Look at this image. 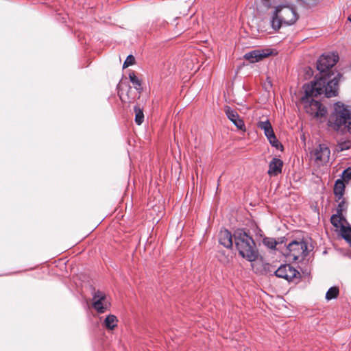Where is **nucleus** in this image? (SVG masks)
Listing matches in <instances>:
<instances>
[{"label":"nucleus","instance_id":"obj_22","mask_svg":"<svg viewBox=\"0 0 351 351\" xmlns=\"http://www.w3.org/2000/svg\"><path fill=\"white\" fill-rule=\"evenodd\" d=\"M341 234L342 237L348 241H351V228L341 225Z\"/></svg>","mask_w":351,"mask_h":351},{"label":"nucleus","instance_id":"obj_2","mask_svg":"<svg viewBox=\"0 0 351 351\" xmlns=\"http://www.w3.org/2000/svg\"><path fill=\"white\" fill-rule=\"evenodd\" d=\"M234 243L239 254L249 261H254L258 256L256 244L248 234L239 229L234 233Z\"/></svg>","mask_w":351,"mask_h":351},{"label":"nucleus","instance_id":"obj_8","mask_svg":"<svg viewBox=\"0 0 351 351\" xmlns=\"http://www.w3.org/2000/svg\"><path fill=\"white\" fill-rule=\"evenodd\" d=\"M275 275L289 282L299 279L301 276L300 273L289 264H285L278 267L275 271Z\"/></svg>","mask_w":351,"mask_h":351},{"label":"nucleus","instance_id":"obj_7","mask_svg":"<svg viewBox=\"0 0 351 351\" xmlns=\"http://www.w3.org/2000/svg\"><path fill=\"white\" fill-rule=\"evenodd\" d=\"M330 151L325 144H319L311 152V157L318 165H324L328 162Z\"/></svg>","mask_w":351,"mask_h":351},{"label":"nucleus","instance_id":"obj_25","mask_svg":"<svg viewBox=\"0 0 351 351\" xmlns=\"http://www.w3.org/2000/svg\"><path fill=\"white\" fill-rule=\"evenodd\" d=\"M339 202L337 208V213H338L339 215H343V212L346 208L345 199L342 197V199H341Z\"/></svg>","mask_w":351,"mask_h":351},{"label":"nucleus","instance_id":"obj_3","mask_svg":"<svg viewBox=\"0 0 351 351\" xmlns=\"http://www.w3.org/2000/svg\"><path fill=\"white\" fill-rule=\"evenodd\" d=\"M298 19V14L293 6L278 5L274 12L271 23L273 29L277 30L282 25H290L295 23Z\"/></svg>","mask_w":351,"mask_h":351},{"label":"nucleus","instance_id":"obj_29","mask_svg":"<svg viewBox=\"0 0 351 351\" xmlns=\"http://www.w3.org/2000/svg\"><path fill=\"white\" fill-rule=\"evenodd\" d=\"M342 177L345 180H351V168L348 167L343 171Z\"/></svg>","mask_w":351,"mask_h":351},{"label":"nucleus","instance_id":"obj_31","mask_svg":"<svg viewBox=\"0 0 351 351\" xmlns=\"http://www.w3.org/2000/svg\"><path fill=\"white\" fill-rule=\"evenodd\" d=\"M348 20L351 21V14L348 16Z\"/></svg>","mask_w":351,"mask_h":351},{"label":"nucleus","instance_id":"obj_21","mask_svg":"<svg viewBox=\"0 0 351 351\" xmlns=\"http://www.w3.org/2000/svg\"><path fill=\"white\" fill-rule=\"evenodd\" d=\"M135 122L137 125H141L144 121V114L143 110L139 106H134Z\"/></svg>","mask_w":351,"mask_h":351},{"label":"nucleus","instance_id":"obj_16","mask_svg":"<svg viewBox=\"0 0 351 351\" xmlns=\"http://www.w3.org/2000/svg\"><path fill=\"white\" fill-rule=\"evenodd\" d=\"M257 127L264 131L265 135L267 137L274 133L271 125L267 119L265 121H258Z\"/></svg>","mask_w":351,"mask_h":351},{"label":"nucleus","instance_id":"obj_9","mask_svg":"<svg viewBox=\"0 0 351 351\" xmlns=\"http://www.w3.org/2000/svg\"><path fill=\"white\" fill-rule=\"evenodd\" d=\"M93 301V307L99 313H104L108 308L110 305L106 300L105 293L100 291H95Z\"/></svg>","mask_w":351,"mask_h":351},{"label":"nucleus","instance_id":"obj_18","mask_svg":"<svg viewBox=\"0 0 351 351\" xmlns=\"http://www.w3.org/2000/svg\"><path fill=\"white\" fill-rule=\"evenodd\" d=\"M346 221V219L343 217V215H339L338 213L332 215L330 218L331 223L336 228H341L343 224V221Z\"/></svg>","mask_w":351,"mask_h":351},{"label":"nucleus","instance_id":"obj_24","mask_svg":"<svg viewBox=\"0 0 351 351\" xmlns=\"http://www.w3.org/2000/svg\"><path fill=\"white\" fill-rule=\"evenodd\" d=\"M263 243L269 249H274L278 243L274 239L269 237L263 239Z\"/></svg>","mask_w":351,"mask_h":351},{"label":"nucleus","instance_id":"obj_23","mask_svg":"<svg viewBox=\"0 0 351 351\" xmlns=\"http://www.w3.org/2000/svg\"><path fill=\"white\" fill-rule=\"evenodd\" d=\"M267 138L269 140L270 144L276 149L283 147L282 144L276 138V136L274 133L273 134H271V136H267Z\"/></svg>","mask_w":351,"mask_h":351},{"label":"nucleus","instance_id":"obj_14","mask_svg":"<svg viewBox=\"0 0 351 351\" xmlns=\"http://www.w3.org/2000/svg\"><path fill=\"white\" fill-rule=\"evenodd\" d=\"M283 162L277 158H274L269 165L268 174L270 176H275L282 172Z\"/></svg>","mask_w":351,"mask_h":351},{"label":"nucleus","instance_id":"obj_30","mask_svg":"<svg viewBox=\"0 0 351 351\" xmlns=\"http://www.w3.org/2000/svg\"><path fill=\"white\" fill-rule=\"evenodd\" d=\"M306 6H313L317 4V0H300Z\"/></svg>","mask_w":351,"mask_h":351},{"label":"nucleus","instance_id":"obj_1","mask_svg":"<svg viewBox=\"0 0 351 351\" xmlns=\"http://www.w3.org/2000/svg\"><path fill=\"white\" fill-rule=\"evenodd\" d=\"M341 77V73H337L331 81L328 82L327 85H326V79L321 77L315 82H311L310 84L304 86V96L302 97V102L306 113L315 118H321L326 115V107L311 97H317L322 93H324L328 98L337 96L339 82Z\"/></svg>","mask_w":351,"mask_h":351},{"label":"nucleus","instance_id":"obj_28","mask_svg":"<svg viewBox=\"0 0 351 351\" xmlns=\"http://www.w3.org/2000/svg\"><path fill=\"white\" fill-rule=\"evenodd\" d=\"M339 148L341 151L348 149L351 147L350 141H344L339 143Z\"/></svg>","mask_w":351,"mask_h":351},{"label":"nucleus","instance_id":"obj_6","mask_svg":"<svg viewBox=\"0 0 351 351\" xmlns=\"http://www.w3.org/2000/svg\"><path fill=\"white\" fill-rule=\"evenodd\" d=\"M339 56L335 53H328V54H323L319 57L317 62V69L320 72L321 76L318 78L324 77L326 79V84H328V82L331 81L332 79L330 80V75L328 73V71L336 64L338 62Z\"/></svg>","mask_w":351,"mask_h":351},{"label":"nucleus","instance_id":"obj_26","mask_svg":"<svg viewBox=\"0 0 351 351\" xmlns=\"http://www.w3.org/2000/svg\"><path fill=\"white\" fill-rule=\"evenodd\" d=\"M135 63V58L132 55H129L126 60H125L123 67V69L127 68L131 65L134 64Z\"/></svg>","mask_w":351,"mask_h":351},{"label":"nucleus","instance_id":"obj_5","mask_svg":"<svg viewBox=\"0 0 351 351\" xmlns=\"http://www.w3.org/2000/svg\"><path fill=\"white\" fill-rule=\"evenodd\" d=\"M283 254L289 261L303 260L308 254L307 244L304 241H293L286 247Z\"/></svg>","mask_w":351,"mask_h":351},{"label":"nucleus","instance_id":"obj_27","mask_svg":"<svg viewBox=\"0 0 351 351\" xmlns=\"http://www.w3.org/2000/svg\"><path fill=\"white\" fill-rule=\"evenodd\" d=\"M282 0H261L262 3L266 7L269 8L272 5L280 3Z\"/></svg>","mask_w":351,"mask_h":351},{"label":"nucleus","instance_id":"obj_20","mask_svg":"<svg viewBox=\"0 0 351 351\" xmlns=\"http://www.w3.org/2000/svg\"><path fill=\"white\" fill-rule=\"evenodd\" d=\"M339 293V289L337 287H330L326 293V298L328 300L337 298Z\"/></svg>","mask_w":351,"mask_h":351},{"label":"nucleus","instance_id":"obj_19","mask_svg":"<svg viewBox=\"0 0 351 351\" xmlns=\"http://www.w3.org/2000/svg\"><path fill=\"white\" fill-rule=\"evenodd\" d=\"M129 77L130 80V82L132 83V84L134 86V88L136 90L141 93L142 91V87H141V81L136 76L134 72H130L129 73Z\"/></svg>","mask_w":351,"mask_h":351},{"label":"nucleus","instance_id":"obj_15","mask_svg":"<svg viewBox=\"0 0 351 351\" xmlns=\"http://www.w3.org/2000/svg\"><path fill=\"white\" fill-rule=\"evenodd\" d=\"M345 191V184L342 180H337L334 186V193L335 196L337 197V201H339L342 199L343 193Z\"/></svg>","mask_w":351,"mask_h":351},{"label":"nucleus","instance_id":"obj_17","mask_svg":"<svg viewBox=\"0 0 351 351\" xmlns=\"http://www.w3.org/2000/svg\"><path fill=\"white\" fill-rule=\"evenodd\" d=\"M117 318L113 315H110L106 317L104 321V324L108 330H113L117 326Z\"/></svg>","mask_w":351,"mask_h":351},{"label":"nucleus","instance_id":"obj_11","mask_svg":"<svg viewBox=\"0 0 351 351\" xmlns=\"http://www.w3.org/2000/svg\"><path fill=\"white\" fill-rule=\"evenodd\" d=\"M272 51L270 49H256L246 53L244 55V58L251 63H255L269 57Z\"/></svg>","mask_w":351,"mask_h":351},{"label":"nucleus","instance_id":"obj_13","mask_svg":"<svg viewBox=\"0 0 351 351\" xmlns=\"http://www.w3.org/2000/svg\"><path fill=\"white\" fill-rule=\"evenodd\" d=\"M219 243L226 248L230 249L232 247V235L228 230H221L218 234Z\"/></svg>","mask_w":351,"mask_h":351},{"label":"nucleus","instance_id":"obj_4","mask_svg":"<svg viewBox=\"0 0 351 351\" xmlns=\"http://www.w3.org/2000/svg\"><path fill=\"white\" fill-rule=\"evenodd\" d=\"M334 109L328 123L334 130H339L343 125L346 126L351 121V106L338 101L335 104Z\"/></svg>","mask_w":351,"mask_h":351},{"label":"nucleus","instance_id":"obj_12","mask_svg":"<svg viewBox=\"0 0 351 351\" xmlns=\"http://www.w3.org/2000/svg\"><path fill=\"white\" fill-rule=\"evenodd\" d=\"M224 112L229 120L231 121L239 130L242 131L245 130L244 121L239 117L237 111L232 110L230 106H226L224 108Z\"/></svg>","mask_w":351,"mask_h":351},{"label":"nucleus","instance_id":"obj_10","mask_svg":"<svg viewBox=\"0 0 351 351\" xmlns=\"http://www.w3.org/2000/svg\"><path fill=\"white\" fill-rule=\"evenodd\" d=\"M117 90L118 95L122 102L131 104L135 100V92L129 84L124 86L123 84H119L117 86Z\"/></svg>","mask_w":351,"mask_h":351}]
</instances>
